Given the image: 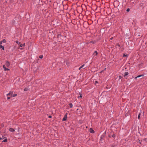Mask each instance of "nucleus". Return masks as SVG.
<instances>
[{
    "label": "nucleus",
    "mask_w": 147,
    "mask_h": 147,
    "mask_svg": "<svg viewBox=\"0 0 147 147\" xmlns=\"http://www.w3.org/2000/svg\"><path fill=\"white\" fill-rule=\"evenodd\" d=\"M115 134H113L112 135V136L113 138L115 137Z\"/></svg>",
    "instance_id": "obj_27"
},
{
    "label": "nucleus",
    "mask_w": 147,
    "mask_h": 147,
    "mask_svg": "<svg viewBox=\"0 0 147 147\" xmlns=\"http://www.w3.org/2000/svg\"><path fill=\"white\" fill-rule=\"evenodd\" d=\"M129 10H130V9H129V8H128V9H127V10H126V11H127V12H129Z\"/></svg>",
    "instance_id": "obj_22"
},
{
    "label": "nucleus",
    "mask_w": 147,
    "mask_h": 147,
    "mask_svg": "<svg viewBox=\"0 0 147 147\" xmlns=\"http://www.w3.org/2000/svg\"><path fill=\"white\" fill-rule=\"evenodd\" d=\"M67 116H66V115H65L64 116V117L62 119V121H66L67 119Z\"/></svg>",
    "instance_id": "obj_4"
},
{
    "label": "nucleus",
    "mask_w": 147,
    "mask_h": 147,
    "mask_svg": "<svg viewBox=\"0 0 147 147\" xmlns=\"http://www.w3.org/2000/svg\"><path fill=\"white\" fill-rule=\"evenodd\" d=\"M79 108L77 109V111H79L80 112H81L82 111L83 109L82 107L81 106L79 107Z\"/></svg>",
    "instance_id": "obj_3"
},
{
    "label": "nucleus",
    "mask_w": 147,
    "mask_h": 147,
    "mask_svg": "<svg viewBox=\"0 0 147 147\" xmlns=\"http://www.w3.org/2000/svg\"><path fill=\"white\" fill-rule=\"evenodd\" d=\"M13 91H10L9 92V93L8 94H7V96L10 95L11 96V97H12V95H13Z\"/></svg>",
    "instance_id": "obj_2"
},
{
    "label": "nucleus",
    "mask_w": 147,
    "mask_h": 147,
    "mask_svg": "<svg viewBox=\"0 0 147 147\" xmlns=\"http://www.w3.org/2000/svg\"><path fill=\"white\" fill-rule=\"evenodd\" d=\"M0 48H2L3 50H4V48L3 46L0 45Z\"/></svg>",
    "instance_id": "obj_11"
},
{
    "label": "nucleus",
    "mask_w": 147,
    "mask_h": 147,
    "mask_svg": "<svg viewBox=\"0 0 147 147\" xmlns=\"http://www.w3.org/2000/svg\"><path fill=\"white\" fill-rule=\"evenodd\" d=\"M95 53V55H96L98 54V53L97 51H95L94 52L93 54H94Z\"/></svg>",
    "instance_id": "obj_12"
},
{
    "label": "nucleus",
    "mask_w": 147,
    "mask_h": 147,
    "mask_svg": "<svg viewBox=\"0 0 147 147\" xmlns=\"http://www.w3.org/2000/svg\"><path fill=\"white\" fill-rule=\"evenodd\" d=\"M17 95V94H14L13 95H12V96L14 97L16 96Z\"/></svg>",
    "instance_id": "obj_20"
},
{
    "label": "nucleus",
    "mask_w": 147,
    "mask_h": 147,
    "mask_svg": "<svg viewBox=\"0 0 147 147\" xmlns=\"http://www.w3.org/2000/svg\"><path fill=\"white\" fill-rule=\"evenodd\" d=\"M98 83V82L97 81H95V84H96V83Z\"/></svg>",
    "instance_id": "obj_35"
},
{
    "label": "nucleus",
    "mask_w": 147,
    "mask_h": 147,
    "mask_svg": "<svg viewBox=\"0 0 147 147\" xmlns=\"http://www.w3.org/2000/svg\"><path fill=\"white\" fill-rule=\"evenodd\" d=\"M138 142H139V143H140V144H141V141H140V140H139V141H138Z\"/></svg>",
    "instance_id": "obj_30"
},
{
    "label": "nucleus",
    "mask_w": 147,
    "mask_h": 147,
    "mask_svg": "<svg viewBox=\"0 0 147 147\" xmlns=\"http://www.w3.org/2000/svg\"><path fill=\"white\" fill-rule=\"evenodd\" d=\"M138 78V77H137H137H136L135 78V79H136L137 78Z\"/></svg>",
    "instance_id": "obj_37"
},
{
    "label": "nucleus",
    "mask_w": 147,
    "mask_h": 147,
    "mask_svg": "<svg viewBox=\"0 0 147 147\" xmlns=\"http://www.w3.org/2000/svg\"><path fill=\"white\" fill-rule=\"evenodd\" d=\"M69 105L70 106L71 108H72V107L73 105H72V104H71V103H69Z\"/></svg>",
    "instance_id": "obj_16"
},
{
    "label": "nucleus",
    "mask_w": 147,
    "mask_h": 147,
    "mask_svg": "<svg viewBox=\"0 0 147 147\" xmlns=\"http://www.w3.org/2000/svg\"><path fill=\"white\" fill-rule=\"evenodd\" d=\"M49 118H51V115H50L49 116Z\"/></svg>",
    "instance_id": "obj_32"
},
{
    "label": "nucleus",
    "mask_w": 147,
    "mask_h": 147,
    "mask_svg": "<svg viewBox=\"0 0 147 147\" xmlns=\"http://www.w3.org/2000/svg\"><path fill=\"white\" fill-rule=\"evenodd\" d=\"M117 2H118L117 1H115L114 2V4H115V3H117Z\"/></svg>",
    "instance_id": "obj_33"
},
{
    "label": "nucleus",
    "mask_w": 147,
    "mask_h": 147,
    "mask_svg": "<svg viewBox=\"0 0 147 147\" xmlns=\"http://www.w3.org/2000/svg\"><path fill=\"white\" fill-rule=\"evenodd\" d=\"M5 138V137L2 136V137L0 138V140L4 139Z\"/></svg>",
    "instance_id": "obj_14"
},
{
    "label": "nucleus",
    "mask_w": 147,
    "mask_h": 147,
    "mask_svg": "<svg viewBox=\"0 0 147 147\" xmlns=\"http://www.w3.org/2000/svg\"><path fill=\"white\" fill-rule=\"evenodd\" d=\"M102 71L101 72H100V73H102V71Z\"/></svg>",
    "instance_id": "obj_42"
},
{
    "label": "nucleus",
    "mask_w": 147,
    "mask_h": 147,
    "mask_svg": "<svg viewBox=\"0 0 147 147\" xmlns=\"http://www.w3.org/2000/svg\"><path fill=\"white\" fill-rule=\"evenodd\" d=\"M82 96L81 95H80V96L78 97V98H82Z\"/></svg>",
    "instance_id": "obj_26"
},
{
    "label": "nucleus",
    "mask_w": 147,
    "mask_h": 147,
    "mask_svg": "<svg viewBox=\"0 0 147 147\" xmlns=\"http://www.w3.org/2000/svg\"><path fill=\"white\" fill-rule=\"evenodd\" d=\"M128 55H125V54H124L123 55V57H127Z\"/></svg>",
    "instance_id": "obj_17"
},
{
    "label": "nucleus",
    "mask_w": 147,
    "mask_h": 147,
    "mask_svg": "<svg viewBox=\"0 0 147 147\" xmlns=\"http://www.w3.org/2000/svg\"><path fill=\"white\" fill-rule=\"evenodd\" d=\"M144 75L143 74V75H139L138 76H137V77H138V78H139V77H143L144 76Z\"/></svg>",
    "instance_id": "obj_13"
},
{
    "label": "nucleus",
    "mask_w": 147,
    "mask_h": 147,
    "mask_svg": "<svg viewBox=\"0 0 147 147\" xmlns=\"http://www.w3.org/2000/svg\"><path fill=\"white\" fill-rule=\"evenodd\" d=\"M43 58V55H41L39 56V58L40 59H42Z\"/></svg>",
    "instance_id": "obj_18"
},
{
    "label": "nucleus",
    "mask_w": 147,
    "mask_h": 147,
    "mask_svg": "<svg viewBox=\"0 0 147 147\" xmlns=\"http://www.w3.org/2000/svg\"><path fill=\"white\" fill-rule=\"evenodd\" d=\"M117 45L118 46H119H119H120V45H119V44H118V45Z\"/></svg>",
    "instance_id": "obj_38"
},
{
    "label": "nucleus",
    "mask_w": 147,
    "mask_h": 147,
    "mask_svg": "<svg viewBox=\"0 0 147 147\" xmlns=\"http://www.w3.org/2000/svg\"><path fill=\"white\" fill-rule=\"evenodd\" d=\"M90 132L92 133H94V130L92 128H90Z\"/></svg>",
    "instance_id": "obj_6"
},
{
    "label": "nucleus",
    "mask_w": 147,
    "mask_h": 147,
    "mask_svg": "<svg viewBox=\"0 0 147 147\" xmlns=\"http://www.w3.org/2000/svg\"><path fill=\"white\" fill-rule=\"evenodd\" d=\"M65 115H66V116H67V113H66V114H65Z\"/></svg>",
    "instance_id": "obj_43"
},
{
    "label": "nucleus",
    "mask_w": 147,
    "mask_h": 147,
    "mask_svg": "<svg viewBox=\"0 0 147 147\" xmlns=\"http://www.w3.org/2000/svg\"><path fill=\"white\" fill-rule=\"evenodd\" d=\"M1 126H2V127H3V126H4L3 124H1Z\"/></svg>",
    "instance_id": "obj_34"
},
{
    "label": "nucleus",
    "mask_w": 147,
    "mask_h": 147,
    "mask_svg": "<svg viewBox=\"0 0 147 147\" xmlns=\"http://www.w3.org/2000/svg\"><path fill=\"white\" fill-rule=\"evenodd\" d=\"M2 41H1L0 42V45H1L2 44Z\"/></svg>",
    "instance_id": "obj_31"
},
{
    "label": "nucleus",
    "mask_w": 147,
    "mask_h": 147,
    "mask_svg": "<svg viewBox=\"0 0 147 147\" xmlns=\"http://www.w3.org/2000/svg\"><path fill=\"white\" fill-rule=\"evenodd\" d=\"M140 113H139L138 115V118L139 119H140Z\"/></svg>",
    "instance_id": "obj_25"
},
{
    "label": "nucleus",
    "mask_w": 147,
    "mask_h": 147,
    "mask_svg": "<svg viewBox=\"0 0 147 147\" xmlns=\"http://www.w3.org/2000/svg\"><path fill=\"white\" fill-rule=\"evenodd\" d=\"M16 43H18V44H19V42L18 41H17H17H16Z\"/></svg>",
    "instance_id": "obj_29"
},
{
    "label": "nucleus",
    "mask_w": 147,
    "mask_h": 147,
    "mask_svg": "<svg viewBox=\"0 0 147 147\" xmlns=\"http://www.w3.org/2000/svg\"><path fill=\"white\" fill-rule=\"evenodd\" d=\"M9 130L10 131L12 132H13L15 131V130L14 129L12 128H10L9 129Z\"/></svg>",
    "instance_id": "obj_7"
},
{
    "label": "nucleus",
    "mask_w": 147,
    "mask_h": 147,
    "mask_svg": "<svg viewBox=\"0 0 147 147\" xmlns=\"http://www.w3.org/2000/svg\"><path fill=\"white\" fill-rule=\"evenodd\" d=\"M2 41V42H3L4 43H5L6 42V40L5 39H4Z\"/></svg>",
    "instance_id": "obj_24"
},
{
    "label": "nucleus",
    "mask_w": 147,
    "mask_h": 147,
    "mask_svg": "<svg viewBox=\"0 0 147 147\" xmlns=\"http://www.w3.org/2000/svg\"><path fill=\"white\" fill-rule=\"evenodd\" d=\"M109 137H111V136H109Z\"/></svg>",
    "instance_id": "obj_44"
},
{
    "label": "nucleus",
    "mask_w": 147,
    "mask_h": 147,
    "mask_svg": "<svg viewBox=\"0 0 147 147\" xmlns=\"http://www.w3.org/2000/svg\"><path fill=\"white\" fill-rule=\"evenodd\" d=\"M129 111H128V112L127 113V114L125 115L126 116H127L129 114Z\"/></svg>",
    "instance_id": "obj_23"
},
{
    "label": "nucleus",
    "mask_w": 147,
    "mask_h": 147,
    "mask_svg": "<svg viewBox=\"0 0 147 147\" xmlns=\"http://www.w3.org/2000/svg\"><path fill=\"white\" fill-rule=\"evenodd\" d=\"M3 68L4 69V70L6 71H7V70H9V69H8V68H6L5 67V65H3Z\"/></svg>",
    "instance_id": "obj_5"
},
{
    "label": "nucleus",
    "mask_w": 147,
    "mask_h": 147,
    "mask_svg": "<svg viewBox=\"0 0 147 147\" xmlns=\"http://www.w3.org/2000/svg\"><path fill=\"white\" fill-rule=\"evenodd\" d=\"M122 78V77L121 76H119V78L120 79H121Z\"/></svg>",
    "instance_id": "obj_28"
},
{
    "label": "nucleus",
    "mask_w": 147,
    "mask_h": 147,
    "mask_svg": "<svg viewBox=\"0 0 147 147\" xmlns=\"http://www.w3.org/2000/svg\"><path fill=\"white\" fill-rule=\"evenodd\" d=\"M140 6L141 7H142L143 6V3H142L140 4Z\"/></svg>",
    "instance_id": "obj_21"
},
{
    "label": "nucleus",
    "mask_w": 147,
    "mask_h": 147,
    "mask_svg": "<svg viewBox=\"0 0 147 147\" xmlns=\"http://www.w3.org/2000/svg\"><path fill=\"white\" fill-rule=\"evenodd\" d=\"M128 72H125L124 74V76L125 77L126 76L128 75Z\"/></svg>",
    "instance_id": "obj_9"
},
{
    "label": "nucleus",
    "mask_w": 147,
    "mask_h": 147,
    "mask_svg": "<svg viewBox=\"0 0 147 147\" xmlns=\"http://www.w3.org/2000/svg\"><path fill=\"white\" fill-rule=\"evenodd\" d=\"M113 38V37H112V38H110V39H111V40H112Z\"/></svg>",
    "instance_id": "obj_40"
},
{
    "label": "nucleus",
    "mask_w": 147,
    "mask_h": 147,
    "mask_svg": "<svg viewBox=\"0 0 147 147\" xmlns=\"http://www.w3.org/2000/svg\"><path fill=\"white\" fill-rule=\"evenodd\" d=\"M85 66V65L84 64L82 65L79 68V69L80 70L81 68H83Z\"/></svg>",
    "instance_id": "obj_10"
},
{
    "label": "nucleus",
    "mask_w": 147,
    "mask_h": 147,
    "mask_svg": "<svg viewBox=\"0 0 147 147\" xmlns=\"http://www.w3.org/2000/svg\"><path fill=\"white\" fill-rule=\"evenodd\" d=\"M105 134H106V131H105Z\"/></svg>",
    "instance_id": "obj_41"
},
{
    "label": "nucleus",
    "mask_w": 147,
    "mask_h": 147,
    "mask_svg": "<svg viewBox=\"0 0 147 147\" xmlns=\"http://www.w3.org/2000/svg\"><path fill=\"white\" fill-rule=\"evenodd\" d=\"M7 141V138H5L2 142H6Z\"/></svg>",
    "instance_id": "obj_15"
},
{
    "label": "nucleus",
    "mask_w": 147,
    "mask_h": 147,
    "mask_svg": "<svg viewBox=\"0 0 147 147\" xmlns=\"http://www.w3.org/2000/svg\"><path fill=\"white\" fill-rule=\"evenodd\" d=\"M19 44L20 45V47H21L23 46H25V43H24L23 44H21L20 43V42H19Z\"/></svg>",
    "instance_id": "obj_8"
},
{
    "label": "nucleus",
    "mask_w": 147,
    "mask_h": 147,
    "mask_svg": "<svg viewBox=\"0 0 147 147\" xmlns=\"http://www.w3.org/2000/svg\"><path fill=\"white\" fill-rule=\"evenodd\" d=\"M106 68H105L104 69V70H106Z\"/></svg>",
    "instance_id": "obj_39"
},
{
    "label": "nucleus",
    "mask_w": 147,
    "mask_h": 147,
    "mask_svg": "<svg viewBox=\"0 0 147 147\" xmlns=\"http://www.w3.org/2000/svg\"><path fill=\"white\" fill-rule=\"evenodd\" d=\"M10 65L9 62L7 61H6V62L5 65H5L7 67H8L10 66Z\"/></svg>",
    "instance_id": "obj_1"
},
{
    "label": "nucleus",
    "mask_w": 147,
    "mask_h": 147,
    "mask_svg": "<svg viewBox=\"0 0 147 147\" xmlns=\"http://www.w3.org/2000/svg\"><path fill=\"white\" fill-rule=\"evenodd\" d=\"M24 91H27L28 90V88H25L24 90Z\"/></svg>",
    "instance_id": "obj_19"
},
{
    "label": "nucleus",
    "mask_w": 147,
    "mask_h": 147,
    "mask_svg": "<svg viewBox=\"0 0 147 147\" xmlns=\"http://www.w3.org/2000/svg\"><path fill=\"white\" fill-rule=\"evenodd\" d=\"M7 98V99L9 100V99H10V97H8Z\"/></svg>",
    "instance_id": "obj_36"
}]
</instances>
